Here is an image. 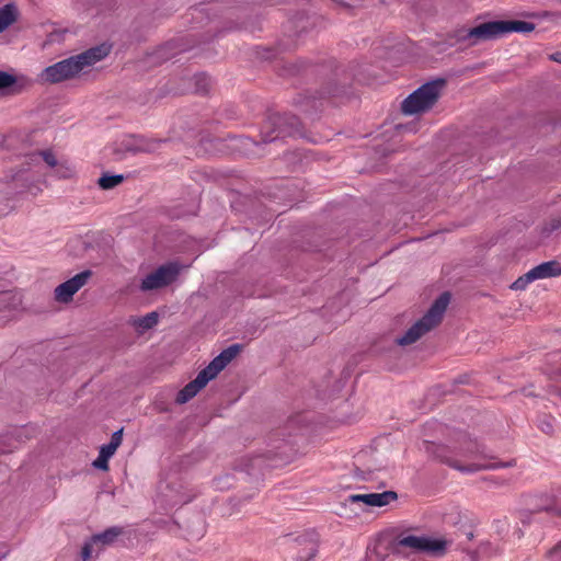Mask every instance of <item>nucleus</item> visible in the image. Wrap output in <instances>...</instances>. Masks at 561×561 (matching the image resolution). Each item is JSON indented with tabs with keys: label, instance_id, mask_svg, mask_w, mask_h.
I'll list each match as a JSON object with an SVG mask.
<instances>
[{
	"label": "nucleus",
	"instance_id": "1",
	"mask_svg": "<svg viewBox=\"0 0 561 561\" xmlns=\"http://www.w3.org/2000/svg\"><path fill=\"white\" fill-rule=\"evenodd\" d=\"M110 53V47L101 45L90 48L81 54L71 56L44 68L38 75L42 83H60L78 77L81 72L104 59Z\"/></svg>",
	"mask_w": 561,
	"mask_h": 561
},
{
	"label": "nucleus",
	"instance_id": "22",
	"mask_svg": "<svg viewBox=\"0 0 561 561\" xmlns=\"http://www.w3.org/2000/svg\"><path fill=\"white\" fill-rule=\"evenodd\" d=\"M43 159L44 162L56 170L59 160L56 158V156L51 151H42L39 153L33 154L32 160Z\"/></svg>",
	"mask_w": 561,
	"mask_h": 561
},
{
	"label": "nucleus",
	"instance_id": "10",
	"mask_svg": "<svg viewBox=\"0 0 561 561\" xmlns=\"http://www.w3.org/2000/svg\"><path fill=\"white\" fill-rule=\"evenodd\" d=\"M503 35V21H491L470 28L465 38L470 41L472 45H476L480 42L495 39Z\"/></svg>",
	"mask_w": 561,
	"mask_h": 561
},
{
	"label": "nucleus",
	"instance_id": "7",
	"mask_svg": "<svg viewBox=\"0 0 561 561\" xmlns=\"http://www.w3.org/2000/svg\"><path fill=\"white\" fill-rule=\"evenodd\" d=\"M400 545L412 549L415 552H424L432 556L445 553L448 541L426 536H407L400 540Z\"/></svg>",
	"mask_w": 561,
	"mask_h": 561
},
{
	"label": "nucleus",
	"instance_id": "27",
	"mask_svg": "<svg viewBox=\"0 0 561 561\" xmlns=\"http://www.w3.org/2000/svg\"><path fill=\"white\" fill-rule=\"evenodd\" d=\"M169 502H170V504H172V505H176V504H180V503H182V502H186V500L175 499L174 496H171V497L169 499Z\"/></svg>",
	"mask_w": 561,
	"mask_h": 561
},
{
	"label": "nucleus",
	"instance_id": "24",
	"mask_svg": "<svg viewBox=\"0 0 561 561\" xmlns=\"http://www.w3.org/2000/svg\"><path fill=\"white\" fill-rule=\"evenodd\" d=\"M451 467L458 469L459 471L461 472H474V471H478L480 469H482L481 466H477V465H469V466H460L458 465V462H448Z\"/></svg>",
	"mask_w": 561,
	"mask_h": 561
},
{
	"label": "nucleus",
	"instance_id": "15",
	"mask_svg": "<svg viewBox=\"0 0 561 561\" xmlns=\"http://www.w3.org/2000/svg\"><path fill=\"white\" fill-rule=\"evenodd\" d=\"M16 19L15 8L7 4L0 9V33L8 28Z\"/></svg>",
	"mask_w": 561,
	"mask_h": 561
},
{
	"label": "nucleus",
	"instance_id": "28",
	"mask_svg": "<svg viewBox=\"0 0 561 561\" xmlns=\"http://www.w3.org/2000/svg\"><path fill=\"white\" fill-rule=\"evenodd\" d=\"M552 59L558 61V62H561V53H558L556 55H552Z\"/></svg>",
	"mask_w": 561,
	"mask_h": 561
},
{
	"label": "nucleus",
	"instance_id": "21",
	"mask_svg": "<svg viewBox=\"0 0 561 561\" xmlns=\"http://www.w3.org/2000/svg\"><path fill=\"white\" fill-rule=\"evenodd\" d=\"M162 142L160 139H141L137 149L145 152H154L161 147Z\"/></svg>",
	"mask_w": 561,
	"mask_h": 561
},
{
	"label": "nucleus",
	"instance_id": "9",
	"mask_svg": "<svg viewBox=\"0 0 561 561\" xmlns=\"http://www.w3.org/2000/svg\"><path fill=\"white\" fill-rule=\"evenodd\" d=\"M91 272L83 271L78 273L70 279L58 285L54 290V298L57 302L68 304L72 300L76 293H78L90 279Z\"/></svg>",
	"mask_w": 561,
	"mask_h": 561
},
{
	"label": "nucleus",
	"instance_id": "20",
	"mask_svg": "<svg viewBox=\"0 0 561 561\" xmlns=\"http://www.w3.org/2000/svg\"><path fill=\"white\" fill-rule=\"evenodd\" d=\"M123 180V175H103L99 179V185L103 190H110L121 184Z\"/></svg>",
	"mask_w": 561,
	"mask_h": 561
},
{
	"label": "nucleus",
	"instance_id": "2",
	"mask_svg": "<svg viewBox=\"0 0 561 561\" xmlns=\"http://www.w3.org/2000/svg\"><path fill=\"white\" fill-rule=\"evenodd\" d=\"M241 351V346L233 344L216 356L197 377L188 382L176 397L180 404L186 403L195 397L210 380H213Z\"/></svg>",
	"mask_w": 561,
	"mask_h": 561
},
{
	"label": "nucleus",
	"instance_id": "12",
	"mask_svg": "<svg viewBox=\"0 0 561 561\" xmlns=\"http://www.w3.org/2000/svg\"><path fill=\"white\" fill-rule=\"evenodd\" d=\"M397 499V494L392 491H386L382 493H369V494H356L351 495L352 502H363L369 506H385L391 501Z\"/></svg>",
	"mask_w": 561,
	"mask_h": 561
},
{
	"label": "nucleus",
	"instance_id": "4",
	"mask_svg": "<svg viewBox=\"0 0 561 561\" xmlns=\"http://www.w3.org/2000/svg\"><path fill=\"white\" fill-rule=\"evenodd\" d=\"M445 88V80L437 79L424 83L401 104L402 113L405 115H419L430 111L440 98Z\"/></svg>",
	"mask_w": 561,
	"mask_h": 561
},
{
	"label": "nucleus",
	"instance_id": "23",
	"mask_svg": "<svg viewBox=\"0 0 561 561\" xmlns=\"http://www.w3.org/2000/svg\"><path fill=\"white\" fill-rule=\"evenodd\" d=\"M110 457L99 451L98 458L92 462L93 467L103 471L108 470Z\"/></svg>",
	"mask_w": 561,
	"mask_h": 561
},
{
	"label": "nucleus",
	"instance_id": "6",
	"mask_svg": "<svg viewBox=\"0 0 561 561\" xmlns=\"http://www.w3.org/2000/svg\"><path fill=\"white\" fill-rule=\"evenodd\" d=\"M561 275V264L557 261L543 262L518 277L511 285L513 290H524L527 286L538 279H546Z\"/></svg>",
	"mask_w": 561,
	"mask_h": 561
},
{
	"label": "nucleus",
	"instance_id": "19",
	"mask_svg": "<svg viewBox=\"0 0 561 561\" xmlns=\"http://www.w3.org/2000/svg\"><path fill=\"white\" fill-rule=\"evenodd\" d=\"M18 82L19 79L13 72L0 70V91L13 88Z\"/></svg>",
	"mask_w": 561,
	"mask_h": 561
},
{
	"label": "nucleus",
	"instance_id": "11",
	"mask_svg": "<svg viewBox=\"0 0 561 561\" xmlns=\"http://www.w3.org/2000/svg\"><path fill=\"white\" fill-rule=\"evenodd\" d=\"M527 505L531 511H549L561 515V490L552 489L548 492L530 496Z\"/></svg>",
	"mask_w": 561,
	"mask_h": 561
},
{
	"label": "nucleus",
	"instance_id": "29",
	"mask_svg": "<svg viewBox=\"0 0 561 561\" xmlns=\"http://www.w3.org/2000/svg\"><path fill=\"white\" fill-rule=\"evenodd\" d=\"M5 450L4 449H0V453H4Z\"/></svg>",
	"mask_w": 561,
	"mask_h": 561
},
{
	"label": "nucleus",
	"instance_id": "3",
	"mask_svg": "<svg viewBox=\"0 0 561 561\" xmlns=\"http://www.w3.org/2000/svg\"><path fill=\"white\" fill-rule=\"evenodd\" d=\"M448 304L449 295L447 293L442 294L427 312L409 328L402 336L396 340L397 344L400 346L411 345L435 329L442 322Z\"/></svg>",
	"mask_w": 561,
	"mask_h": 561
},
{
	"label": "nucleus",
	"instance_id": "25",
	"mask_svg": "<svg viewBox=\"0 0 561 561\" xmlns=\"http://www.w3.org/2000/svg\"><path fill=\"white\" fill-rule=\"evenodd\" d=\"M549 561H561V541L547 553Z\"/></svg>",
	"mask_w": 561,
	"mask_h": 561
},
{
	"label": "nucleus",
	"instance_id": "17",
	"mask_svg": "<svg viewBox=\"0 0 561 561\" xmlns=\"http://www.w3.org/2000/svg\"><path fill=\"white\" fill-rule=\"evenodd\" d=\"M77 173L76 167L68 160L59 161L55 175L59 179H70Z\"/></svg>",
	"mask_w": 561,
	"mask_h": 561
},
{
	"label": "nucleus",
	"instance_id": "14",
	"mask_svg": "<svg viewBox=\"0 0 561 561\" xmlns=\"http://www.w3.org/2000/svg\"><path fill=\"white\" fill-rule=\"evenodd\" d=\"M504 35L507 33H530L535 30V24L525 21H503Z\"/></svg>",
	"mask_w": 561,
	"mask_h": 561
},
{
	"label": "nucleus",
	"instance_id": "5",
	"mask_svg": "<svg viewBox=\"0 0 561 561\" xmlns=\"http://www.w3.org/2000/svg\"><path fill=\"white\" fill-rule=\"evenodd\" d=\"M184 267L176 262L163 264L144 277L140 289L150 291L167 287L176 280Z\"/></svg>",
	"mask_w": 561,
	"mask_h": 561
},
{
	"label": "nucleus",
	"instance_id": "13",
	"mask_svg": "<svg viewBox=\"0 0 561 561\" xmlns=\"http://www.w3.org/2000/svg\"><path fill=\"white\" fill-rule=\"evenodd\" d=\"M159 314L156 311L149 312L144 317H134L129 319V324L133 325L138 333H144L147 330L157 325Z\"/></svg>",
	"mask_w": 561,
	"mask_h": 561
},
{
	"label": "nucleus",
	"instance_id": "18",
	"mask_svg": "<svg viewBox=\"0 0 561 561\" xmlns=\"http://www.w3.org/2000/svg\"><path fill=\"white\" fill-rule=\"evenodd\" d=\"M19 304V298L15 294L9 290L0 291V312L13 308Z\"/></svg>",
	"mask_w": 561,
	"mask_h": 561
},
{
	"label": "nucleus",
	"instance_id": "16",
	"mask_svg": "<svg viewBox=\"0 0 561 561\" xmlns=\"http://www.w3.org/2000/svg\"><path fill=\"white\" fill-rule=\"evenodd\" d=\"M122 440H123V428L114 432L111 437V442L108 444L103 445L100 448V451H102V454H105L106 456H108L111 458L116 453L117 448L121 446Z\"/></svg>",
	"mask_w": 561,
	"mask_h": 561
},
{
	"label": "nucleus",
	"instance_id": "8",
	"mask_svg": "<svg viewBox=\"0 0 561 561\" xmlns=\"http://www.w3.org/2000/svg\"><path fill=\"white\" fill-rule=\"evenodd\" d=\"M122 533V528L111 527L101 534L94 535L82 548V560L88 561L92 557L98 556L104 547L112 545Z\"/></svg>",
	"mask_w": 561,
	"mask_h": 561
},
{
	"label": "nucleus",
	"instance_id": "26",
	"mask_svg": "<svg viewBox=\"0 0 561 561\" xmlns=\"http://www.w3.org/2000/svg\"><path fill=\"white\" fill-rule=\"evenodd\" d=\"M316 553V548L314 546L312 545L310 548H309V551L307 553L306 557H299V561H302V560H308V559H311Z\"/></svg>",
	"mask_w": 561,
	"mask_h": 561
}]
</instances>
